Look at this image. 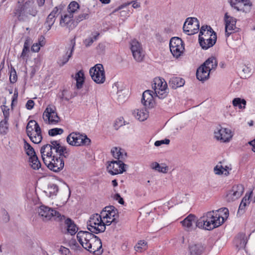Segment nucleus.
Here are the masks:
<instances>
[{"label": "nucleus", "mask_w": 255, "mask_h": 255, "mask_svg": "<svg viewBox=\"0 0 255 255\" xmlns=\"http://www.w3.org/2000/svg\"><path fill=\"white\" fill-rule=\"evenodd\" d=\"M38 12L34 6V0H20L13 10L14 15L18 20L23 21L28 15L35 16Z\"/></svg>", "instance_id": "nucleus-1"}, {"label": "nucleus", "mask_w": 255, "mask_h": 255, "mask_svg": "<svg viewBox=\"0 0 255 255\" xmlns=\"http://www.w3.org/2000/svg\"><path fill=\"white\" fill-rule=\"evenodd\" d=\"M26 132L34 143L38 144L41 142L43 138L41 129L35 120H31L28 122L26 127Z\"/></svg>", "instance_id": "nucleus-2"}, {"label": "nucleus", "mask_w": 255, "mask_h": 255, "mask_svg": "<svg viewBox=\"0 0 255 255\" xmlns=\"http://www.w3.org/2000/svg\"><path fill=\"white\" fill-rule=\"evenodd\" d=\"M87 229L96 234L104 232L106 230V224L102 220L101 215L98 214L92 215L87 222Z\"/></svg>", "instance_id": "nucleus-3"}, {"label": "nucleus", "mask_w": 255, "mask_h": 255, "mask_svg": "<svg viewBox=\"0 0 255 255\" xmlns=\"http://www.w3.org/2000/svg\"><path fill=\"white\" fill-rule=\"evenodd\" d=\"M38 215L42 218L44 221L50 220L52 217L58 221H62L65 218L64 215H62L57 211L44 205H41L37 209Z\"/></svg>", "instance_id": "nucleus-4"}, {"label": "nucleus", "mask_w": 255, "mask_h": 255, "mask_svg": "<svg viewBox=\"0 0 255 255\" xmlns=\"http://www.w3.org/2000/svg\"><path fill=\"white\" fill-rule=\"evenodd\" d=\"M210 63H214V66H216L218 63L216 58L214 56L209 57L197 69L196 77L199 81L204 82L209 79L211 71L208 65Z\"/></svg>", "instance_id": "nucleus-5"}, {"label": "nucleus", "mask_w": 255, "mask_h": 255, "mask_svg": "<svg viewBox=\"0 0 255 255\" xmlns=\"http://www.w3.org/2000/svg\"><path fill=\"white\" fill-rule=\"evenodd\" d=\"M67 142L72 146H86L90 144L91 139L85 134L78 132L70 133L66 138Z\"/></svg>", "instance_id": "nucleus-6"}, {"label": "nucleus", "mask_w": 255, "mask_h": 255, "mask_svg": "<svg viewBox=\"0 0 255 255\" xmlns=\"http://www.w3.org/2000/svg\"><path fill=\"white\" fill-rule=\"evenodd\" d=\"M101 214L103 215L104 219H107L105 223L106 225L109 226L112 223L117 224L118 222L119 212L118 209L114 206L105 207Z\"/></svg>", "instance_id": "nucleus-7"}, {"label": "nucleus", "mask_w": 255, "mask_h": 255, "mask_svg": "<svg viewBox=\"0 0 255 255\" xmlns=\"http://www.w3.org/2000/svg\"><path fill=\"white\" fill-rule=\"evenodd\" d=\"M93 80L97 84H103L106 80L104 67L101 64H97L91 67L89 71Z\"/></svg>", "instance_id": "nucleus-8"}, {"label": "nucleus", "mask_w": 255, "mask_h": 255, "mask_svg": "<svg viewBox=\"0 0 255 255\" xmlns=\"http://www.w3.org/2000/svg\"><path fill=\"white\" fill-rule=\"evenodd\" d=\"M200 23L196 17H188L184 23L183 30L187 35H191L198 32Z\"/></svg>", "instance_id": "nucleus-9"}, {"label": "nucleus", "mask_w": 255, "mask_h": 255, "mask_svg": "<svg viewBox=\"0 0 255 255\" xmlns=\"http://www.w3.org/2000/svg\"><path fill=\"white\" fill-rule=\"evenodd\" d=\"M50 160L44 159V163L46 166L51 171L55 172H58L62 170L64 166V161L63 158L54 155L51 157Z\"/></svg>", "instance_id": "nucleus-10"}, {"label": "nucleus", "mask_w": 255, "mask_h": 255, "mask_svg": "<svg viewBox=\"0 0 255 255\" xmlns=\"http://www.w3.org/2000/svg\"><path fill=\"white\" fill-rule=\"evenodd\" d=\"M169 47L173 56L176 58H178L184 50L183 41L177 37L171 38Z\"/></svg>", "instance_id": "nucleus-11"}, {"label": "nucleus", "mask_w": 255, "mask_h": 255, "mask_svg": "<svg viewBox=\"0 0 255 255\" xmlns=\"http://www.w3.org/2000/svg\"><path fill=\"white\" fill-rule=\"evenodd\" d=\"M231 130L227 128H223L221 125L217 127L214 131L215 137L223 142H229L232 137Z\"/></svg>", "instance_id": "nucleus-12"}, {"label": "nucleus", "mask_w": 255, "mask_h": 255, "mask_svg": "<svg viewBox=\"0 0 255 255\" xmlns=\"http://www.w3.org/2000/svg\"><path fill=\"white\" fill-rule=\"evenodd\" d=\"M231 6L238 11H242L245 13L249 12L252 6L250 0H230Z\"/></svg>", "instance_id": "nucleus-13"}, {"label": "nucleus", "mask_w": 255, "mask_h": 255, "mask_svg": "<svg viewBox=\"0 0 255 255\" xmlns=\"http://www.w3.org/2000/svg\"><path fill=\"white\" fill-rule=\"evenodd\" d=\"M126 166L127 165L121 160H113L110 162L107 168L111 175H116L126 171L125 166Z\"/></svg>", "instance_id": "nucleus-14"}, {"label": "nucleus", "mask_w": 255, "mask_h": 255, "mask_svg": "<svg viewBox=\"0 0 255 255\" xmlns=\"http://www.w3.org/2000/svg\"><path fill=\"white\" fill-rule=\"evenodd\" d=\"M206 250V245L198 242L190 243L188 247L189 255H203Z\"/></svg>", "instance_id": "nucleus-15"}, {"label": "nucleus", "mask_w": 255, "mask_h": 255, "mask_svg": "<svg viewBox=\"0 0 255 255\" xmlns=\"http://www.w3.org/2000/svg\"><path fill=\"white\" fill-rule=\"evenodd\" d=\"M102 248V243L101 240L98 237V239H95L94 241L89 243H85L84 249L89 251L90 253H93L94 254H96V253L100 254H102L103 250Z\"/></svg>", "instance_id": "nucleus-16"}, {"label": "nucleus", "mask_w": 255, "mask_h": 255, "mask_svg": "<svg viewBox=\"0 0 255 255\" xmlns=\"http://www.w3.org/2000/svg\"><path fill=\"white\" fill-rule=\"evenodd\" d=\"M60 24L62 26L66 27L69 30L74 29L77 26L75 19H73V15L69 13L61 14Z\"/></svg>", "instance_id": "nucleus-17"}, {"label": "nucleus", "mask_w": 255, "mask_h": 255, "mask_svg": "<svg viewBox=\"0 0 255 255\" xmlns=\"http://www.w3.org/2000/svg\"><path fill=\"white\" fill-rule=\"evenodd\" d=\"M244 191V187L242 184L234 185L232 189L229 191L227 197L229 200L235 201L239 198Z\"/></svg>", "instance_id": "nucleus-18"}, {"label": "nucleus", "mask_w": 255, "mask_h": 255, "mask_svg": "<svg viewBox=\"0 0 255 255\" xmlns=\"http://www.w3.org/2000/svg\"><path fill=\"white\" fill-rule=\"evenodd\" d=\"M217 41V34H210V37L205 38L203 37H199V43L202 48L203 49H208L213 46Z\"/></svg>", "instance_id": "nucleus-19"}, {"label": "nucleus", "mask_w": 255, "mask_h": 255, "mask_svg": "<svg viewBox=\"0 0 255 255\" xmlns=\"http://www.w3.org/2000/svg\"><path fill=\"white\" fill-rule=\"evenodd\" d=\"M152 93H154L151 90L145 91L142 96L141 103L145 108H152L154 105V101Z\"/></svg>", "instance_id": "nucleus-20"}, {"label": "nucleus", "mask_w": 255, "mask_h": 255, "mask_svg": "<svg viewBox=\"0 0 255 255\" xmlns=\"http://www.w3.org/2000/svg\"><path fill=\"white\" fill-rule=\"evenodd\" d=\"M75 46V40L73 39L71 40V46L66 54L61 57H59L57 60V64L60 67L63 66L69 61L70 58L72 56Z\"/></svg>", "instance_id": "nucleus-21"}, {"label": "nucleus", "mask_w": 255, "mask_h": 255, "mask_svg": "<svg viewBox=\"0 0 255 255\" xmlns=\"http://www.w3.org/2000/svg\"><path fill=\"white\" fill-rule=\"evenodd\" d=\"M216 213L215 211L212 210L204 214L203 216L197 220L196 227L203 229L204 226L206 225V224L207 223V222L209 221V222L210 220L213 219Z\"/></svg>", "instance_id": "nucleus-22"}, {"label": "nucleus", "mask_w": 255, "mask_h": 255, "mask_svg": "<svg viewBox=\"0 0 255 255\" xmlns=\"http://www.w3.org/2000/svg\"><path fill=\"white\" fill-rule=\"evenodd\" d=\"M214 216V218L213 219L210 220L209 222V221L207 222V223L206 224V225L204 226L203 229L209 231L212 230L220 226L224 223V219L223 218L222 220H221V216L220 214L216 213Z\"/></svg>", "instance_id": "nucleus-23"}, {"label": "nucleus", "mask_w": 255, "mask_h": 255, "mask_svg": "<svg viewBox=\"0 0 255 255\" xmlns=\"http://www.w3.org/2000/svg\"><path fill=\"white\" fill-rule=\"evenodd\" d=\"M197 220L196 216L191 214L181 221V223L186 231L190 232L194 229L193 224L195 223V225H196Z\"/></svg>", "instance_id": "nucleus-24"}, {"label": "nucleus", "mask_w": 255, "mask_h": 255, "mask_svg": "<svg viewBox=\"0 0 255 255\" xmlns=\"http://www.w3.org/2000/svg\"><path fill=\"white\" fill-rule=\"evenodd\" d=\"M248 242L245 233H239L234 239V244L238 250L245 248Z\"/></svg>", "instance_id": "nucleus-25"}, {"label": "nucleus", "mask_w": 255, "mask_h": 255, "mask_svg": "<svg viewBox=\"0 0 255 255\" xmlns=\"http://www.w3.org/2000/svg\"><path fill=\"white\" fill-rule=\"evenodd\" d=\"M64 221V223L66 226L67 231L68 233L71 235H74L78 232V228L77 225L75 224L74 221H73L70 218H66L63 219V221Z\"/></svg>", "instance_id": "nucleus-26"}, {"label": "nucleus", "mask_w": 255, "mask_h": 255, "mask_svg": "<svg viewBox=\"0 0 255 255\" xmlns=\"http://www.w3.org/2000/svg\"><path fill=\"white\" fill-rule=\"evenodd\" d=\"M51 145H52L50 143V144H45L41 147L40 153L43 161L44 159H45V156H46L49 158H51L54 155H55V154L53 151Z\"/></svg>", "instance_id": "nucleus-27"}, {"label": "nucleus", "mask_w": 255, "mask_h": 255, "mask_svg": "<svg viewBox=\"0 0 255 255\" xmlns=\"http://www.w3.org/2000/svg\"><path fill=\"white\" fill-rule=\"evenodd\" d=\"M185 84L184 79L178 77H172L169 81V86L173 89L182 87Z\"/></svg>", "instance_id": "nucleus-28"}, {"label": "nucleus", "mask_w": 255, "mask_h": 255, "mask_svg": "<svg viewBox=\"0 0 255 255\" xmlns=\"http://www.w3.org/2000/svg\"><path fill=\"white\" fill-rule=\"evenodd\" d=\"M146 108L145 107L141 110H134L132 114L139 121H144L148 117V112L146 111Z\"/></svg>", "instance_id": "nucleus-29"}, {"label": "nucleus", "mask_w": 255, "mask_h": 255, "mask_svg": "<svg viewBox=\"0 0 255 255\" xmlns=\"http://www.w3.org/2000/svg\"><path fill=\"white\" fill-rule=\"evenodd\" d=\"M111 153L113 156L118 160L124 159L127 157V153L125 150L120 147H115L111 150Z\"/></svg>", "instance_id": "nucleus-30"}, {"label": "nucleus", "mask_w": 255, "mask_h": 255, "mask_svg": "<svg viewBox=\"0 0 255 255\" xmlns=\"http://www.w3.org/2000/svg\"><path fill=\"white\" fill-rule=\"evenodd\" d=\"M85 79L84 72L82 70H80L76 73L75 80L76 81V86L77 89H80L82 88Z\"/></svg>", "instance_id": "nucleus-31"}, {"label": "nucleus", "mask_w": 255, "mask_h": 255, "mask_svg": "<svg viewBox=\"0 0 255 255\" xmlns=\"http://www.w3.org/2000/svg\"><path fill=\"white\" fill-rule=\"evenodd\" d=\"M91 11L88 8H85L82 10V12L75 17L77 25L84 19L89 18Z\"/></svg>", "instance_id": "nucleus-32"}, {"label": "nucleus", "mask_w": 255, "mask_h": 255, "mask_svg": "<svg viewBox=\"0 0 255 255\" xmlns=\"http://www.w3.org/2000/svg\"><path fill=\"white\" fill-rule=\"evenodd\" d=\"M29 162L31 163V167L34 170H38L41 167V163L36 154H34L29 158Z\"/></svg>", "instance_id": "nucleus-33"}, {"label": "nucleus", "mask_w": 255, "mask_h": 255, "mask_svg": "<svg viewBox=\"0 0 255 255\" xmlns=\"http://www.w3.org/2000/svg\"><path fill=\"white\" fill-rule=\"evenodd\" d=\"M232 103L234 107H238L240 109H245L247 104V102L245 99L240 98L234 99Z\"/></svg>", "instance_id": "nucleus-34"}, {"label": "nucleus", "mask_w": 255, "mask_h": 255, "mask_svg": "<svg viewBox=\"0 0 255 255\" xmlns=\"http://www.w3.org/2000/svg\"><path fill=\"white\" fill-rule=\"evenodd\" d=\"M167 85L166 82H165L164 88L157 90L154 93L158 98L161 99L165 98L167 96Z\"/></svg>", "instance_id": "nucleus-35"}, {"label": "nucleus", "mask_w": 255, "mask_h": 255, "mask_svg": "<svg viewBox=\"0 0 255 255\" xmlns=\"http://www.w3.org/2000/svg\"><path fill=\"white\" fill-rule=\"evenodd\" d=\"M163 81L160 78H155L154 80V83L152 85V87L154 91L164 88V84L166 82L164 79Z\"/></svg>", "instance_id": "nucleus-36"}, {"label": "nucleus", "mask_w": 255, "mask_h": 255, "mask_svg": "<svg viewBox=\"0 0 255 255\" xmlns=\"http://www.w3.org/2000/svg\"><path fill=\"white\" fill-rule=\"evenodd\" d=\"M87 231H80L77 234V238L79 243L84 248Z\"/></svg>", "instance_id": "nucleus-37"}, {"label": "nucleus", "mask_w": 255, "mask_h": 255, "mask_svg": "<svg viewBox=\"0 0 255 255\" xmlns=\"http://www.w3.org/2000/svg\"><path fill=\"white\" fill-rule=\"evenodd\" d=\"M250 196L247 198V195L243 198L239 207L238 214H243L245 212V207L248 201H249Z\"/></svg>", "instance_id": "nucleus-38"}, {"label": "nucleus", "mask_w": 255, "mask_h": 255, "mask_svg": "<svg viewBox=\"0 0 255 255\" xmlns=\"http://www.w3.org/2000/svg\"><path fill=\"white\" fill-rule=\"evenodd\" d=\"M50 143L52 145H51L52 149L55 150V152L56 153V155L60 156L61 150V145L60 140H51Z\"/></svg>", "instance_id": "nucleus-39"}, {"label": "nucleus", "mask_w": 255, "mask_h": 255, "mask_svg": "<svg viewBox=\"0 0 255 255\" xmlns=\"http://www.w3.org/2000/svg\"><path fill=\"white\" fill-rule=\"evenodd\" d=\"M23 141L24 148L26 152V154L29 157H31L34 154H36L34 148L31 146V145L25 139H23Z\"/></svg>", "instance_id": "nucleus-40"}, {"label": "nucleus", "mask_w": 255, "mask_h": 255, "mask_svg": "<svg viewBox=\"0 0 255 255\" xmlns=\"http://www.w3.org/2000/svg\"><path fill=\"white\" fill-rule=\"evenodd\" d=\"M224 19L226 29L229 28L230 24L234 25V24H236V19L233 17L228 15L227 13H225Z\"/></svg>", "instance_id": "nucleus-41"}, {"label": "nucleus", "mask_w": 255, "mask_h": 255, "mask_svg": "<svg viewBox=\"0 0 255 255\" xmlns=\"http://www.w3.org/2000/svg\"><path fill=\"white\" fill-rule=\"evenodd\" d=\"M79 8V4L75 1L71 2L68 6L67 11L70 14L73 15L78 9Z\"/></svg>", "instance_id": "nucleus-42"}, {"label": "nucleus", "mask_w": 255, "mask_h": 255, "mask_svg": "<svg viewBox=\"0 0 255 255\" xmlns=\"http://www.w3.org/2000/svg\"><path fill=\"white\" fill-rule=\"evenodd\" d=\"M136 252H142L147 249V243L144 241H139L134 247Z\"/></svg>", "instance_id": "nucleus-43"}, {"label": "nucleus", "mask_w": 255, "mask_h": 255, "mask_svg": "<svg viewBox=\"0 0 255 255\" xmlns=\"http://www.w3.org/2000/svg\"><path fill=\"white\" fill-rule=\"evenodd\" d=\"M55 18L56 17H53V16H51L50 14H49L47 17L44 25L47 28V30L48 31L51 29L52 26L54 23L55 21Z\"/></svg>", "instance_id": "nucleus-44"}, {"label": "nucleus", "mask_w": 255, "mask_h": 255, "mask_svg": "<svg viewBox=\"0 0 255 255\" xmlns=\"http://www.w3.org/2000/svg\"><path fill=\"white\" fill-rule=\"evenodd\" d=\"M134 59L137 62H140L143 60L144 54L142 49L132 52Z\"/></svg>", "instance_id": "nucleus-45"}, {"label": "nucleus", "mask_w": 255, "mask_h": 255, "mask_svg": "<svg viewBox=\"0 0 255 255\" xmlns=\"http://www.w3.org/2000/svg\"><path fill=\"white\" fill-rule=\"evenodd\" d=\"M56 114V109L55 107L51 108L49 106L47 107L43 113V117H47L48 120H50L52 114Z\"/></svg>", "instance_id": "nucleus-46"}, {"label": "nucleus", "mask_w": 255, "mask_h": 255, "mask_svg": "<svg viewBox=\"0 0 255 255\" xmlns=\"http://www.w3.org/2000/svg\"><path fill=\"white\" fill-rule=\"evenodd\" d=\"M64 130L61 128H55L48 130V134L51 136L60 135L63 133Z\"/></svg>", "instance_id": "nucleus-47"}, {"label": "nucleus", "mask_w": 255, "mask_h": 255, "mask_svg": "<svg viewBox=\"0 0 255 255\" xmlns=\"http://www.w3.org/2000/svg\"><path fill=\"white\" fill-rule=\"evenodd\" d=\"M142 49L140 43L135 39L131 41L130 43V50L131 52Z\"/></svg>", "instance_id": "nucleus-48"}, {"label": "nucleus", "mask_w": 255, "mask_h": 255, "mask_svg": "<svg viewBox=\"0 0 255 255\" xmlns=\"http://www.w3.org/2000/svg\"><path fill=\"white\" fill-rule=\"evenodd\" d=\"M10 76H9V81L11 83H14L16 82L17 79V77L16 75V71L14 68L11 66L10 68Z\"/></svg>", "instance_id": "nucleus-49"}, {"label": "nucleus", "mask_w": 255, "mask_h": 255, "mask_svg": "<svg viewBox=\"0 0 255 255\" xmlns=\"http://www.w3.org/2000/svg\"><path fill=\"white\" fill-rule=\"evenodd\" d=\"M8 121L2 120L0 122V133L3 135L5 134L8 129Z\"/></svg>", "instance_id": "nucleus-50"}, {"label": "nucleus", "mask_w": 255, "mask_h": 255, "mask_svg": "<svg viewBox=\"0 0 255 255\" xmlns=\"http://www.w3.org/2000/svg\"><path fill=\"white\" fill-rule=\"evenodd\" d=\"M152 169L159 172L162 173L167 172V167H161L159 164L156 162L152 163Z\"/></svg>", "instance_id": "nucleus-51"}, {"label": "nucleus", "mask_w": 255, "mask_h": 255, "mask_svg": "<svg viewBox=\"0 0 255 255\" xmlns=\"http://www.w3.org/2000/svg\"><path fill=\"white\" fill-rule=\"evenodd\" d=\"M215 212L216 213L218 212H222L223 213V215H220L221 216V220H222L223 218L224 219V223L225 222V221L227 220L229 216V210L227 208H222L218 210H216Z\"/></svg>", "instance_id": "nucleus-52"}, {"label": "nucleus", "mask_w": 255, "mask_h": 255, "mask_svg": "<svg viewBox=\"0 0 255 255\" xmlns=\"http://www.w3.org/2000/svg\"><path fill=\"white\" fill-rule=\"evenodd\" d=\"M86 242L85 243H90L91 242L94 241L95 239H98V237L95 235L93 233L91 232L87 231V236H86Z\"/></svg>", "instance_id": "nucleus-53"}, {"label": "nucleus", "mask_w": 255, "mask_h": 255, "mask_svg": "<svg viewBox=\"0 0 255 255\" xmlns=\"http://www.w3.org/2000/svg\"><path fill=\"white\" fill-rule=\"evenodd\" d=\"M49 193L50 195H56L59 190L58 186L55 184H53L49 187Z\"/></svg>", "instance_id": "nucleus-54"}, {"label": "nucleus", "mask_w": 255, "mask_h": 255, "mask_svg": "<svg viewBox=\"0 0 255 255\" xmlns=\"http://www.w3.org/2000/svg\"><path fill=\"white\" fill-rule=\"evenodd\" d=\"M49 123L52 124H56L60 121V118L58 117L57 113L52 114L50 120H48Z\"/></svg>", "instance_id": "nucleus-55"}, {"label": "nucleus", "mask_w": 255, "mask_h": 255, "mask_svg": "<svg viewBox=\"0 0 255 255\" xmlns=\"http://www.w3.org/2000/svg\"><path fill=\"white\" fill-rule=\"evenodd\" d=\"M236 28V24H234V25L230 24L229 28H225L226 36L229 37L232 33H234L235 32V28Z\"/></svg>", "instance_id": "nucleus-56"}, {"label": "nucleus", "mask_w": 255, "mask_h": 255, "mask_svg": "<svg viewBox=\"0 0 255 255\" xmlns=\"http://www.w3.org/2000/svg\"><path fill=\"white\" fill-rule=\"evenodd\" d=\"M69 154V151L67 150V147L65 146L61 145V153L59 157H61V158L63 157L67 158Z\"/></svg>", "instance_id": "nucleus-57"}, {"label": "nucleus", "mask_w": 255, "mask_h": 255, "mask_svg": "<svg viewBox=\"0 0 255 255\" xmlns=\"http://www.w3.org/2000/svg\"><path fill=\"white\" fill-rule=\"evenodd\" d=\"M223 169H224V167L220 165H217L215 167H214V172H215V173L216 174H218V175H222L223 174Z\"/></svg>", "instance_id": "nucleus-58"}, {"label": "nucleus", "mask_w": 255, "mask_h": 255, "mask_svg": "<svg viewBox=\"0 0 255 255\" xmlns=\"http://www.w3.org/2000/svg\"><path fill=\"white\" fill-rule=\"evenodd\" d=\"M59 252L62 255H71V252L69 249L63 246H61L59 249Z\"/></svg>", "instance_id": "nucleus-59"}, {"label": "nucleus", "mask_w": 255, "mask_h": 255, "mask_svg": "<svg viewBox=\"0 0 255 255\" xmlns=\"http://www.w3.org/2000/svg\"><path fill=\"white\" fill-rule=\"evenodd\" d=\"M18 94V90L17 89L15 88L14 89V94L12 98V102L11 104V108H12L14 103L15 102L16 103L17 102Z\"/></svg>", "instance_id": "nucleus-60"}, {"label": "nucleus", "mask_w": 255, "mask_h": 255, "mask_svg": "<svg viewBox=\"0 0 255 255\" xmlns=\"http://www.w3.org/2000/svg\"><path fill=\"white\" fill-rule=\"evenodd\" d=\"M170 142L169 139H165L161 140H157L154 142V145L155 146H159L162 144H168Z\"/></svg>", "instance_id": "nucleus-61"}, {"label": "nucleus", "mask_w": 255, "mask_h": 255, "mask_svg": "<svg viewBox=\"0 0 255 255\" xmlns=\"http://www.w3.org/2000/svg\"><path fill=\"white\" fill-rule=\"evenodd\" d=\"M114 199L118 201L119 203L121 205H124L125 201L124 199L121 196L119 193H116L114 196Z\"/></svg>", "instance_id": "nucleus-62"}, {"label": "nucleus", "mask_w": 255, "mask_h": 255, "mask_svg": "<svg viewBox=\"0 0 255 255\" xmlns=\"http://www.w3.org/2000/svg\"><path fill=\"white\" fill-rule=\"evenodd\" d=\"M123 118L119 119L118 120L116 121L114 125L116 129H118L119 127L123 126Z\"/></svg>", "instance_id": "nucleus-63"}, {"label": "nucleus", "mask_w": 255, "mask_h": 255, "mask_svg": "<svg viewBox=\"0 0 255 255\" xmlns=\"http://www.w3.org/2000/svg\"><path fill=\"white\" fill-rule=\"evenodd\" d=\"M94 42V39L92 37H88L86 38L84 41V44L86 47L91 46Z\"/></svg>", "instance_id": "nucleus-64"}]
</instances>
